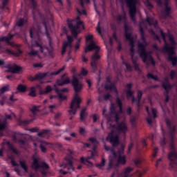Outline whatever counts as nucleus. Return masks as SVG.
I'll use <instances>...</instances> for the list:
<instances>
[{
    "instance_id": "38",
    "label": "nucleus",
    "mask_w": 177,
    "mask_h": 177,
    "mask_svg": "<svg viewBox=\"0 0 177 177\" xmlns=\"http://www.w3.org/2000/svg\"><path fill=\"white\" fill-rule=\"evenodd\" d=\"M26 23H27V20L24 19V18H20L17 22V26L18 27H23Z\"/></svg>"
},
{
    "instance_id": "22",
    "label": "nucleus",
    "mask_w": 177,
    "mask_h": 177,
    "mask_svg": "<svg viewBox=\"0 0 177 177\" xmlns=\"http://www.w3.org/2000/svg\"><path fill=\"white\" fill-rule=\"evenodd\" d=\"M127 164V156L125 155H120L118 156L117 163L115 167L118 165H125Z\"/></svg>"
},
{
    "instance_id": "61",
    "label": "nucleus",
    "mask_w": 177,
    "mask_h": 177,
    "mask_svg": "<svg viewBox=\"0 0 177 177\" xmlns=\"http://www.w3.org/2000/svg\"><path fill=\"white\" fill-rule=\"evenodd\" d=\"M95 156H96V146L94 145L91 151V157H95Z\"/></svg>"
},
{
    "instance_id": "11",
    "label": "nucleus",
    "mask_w": 177,
    "mask_h": 177,
    "mask_svg": "<svg viewBox=\"0 0 177 177\" xmlns=\"http://www.w3.org/2000/svg\"><path fill=\"white\" fill-rule=\"evenodd\" d=\"M106 140L110 142L113 147H117L120 145V137L114 130H111V133L108 134Z\"/></svg>"
},
{
    "instance_id": "42",
    "label": "nucleus",
    "mask_w": 177,
    "mask_h": 177,
    "mask_svg": "<svg viewBox=\"0 0 177 177\" xmlns=\"http://www.w3.org/2000/svg\"><path fill=\"white\" fill-rule=\"evenodd\" d=\"M48 143L46 142H41V144L40 145V149L42 151V153H46V147L48 146Z\"/></svg>"
},
{
    "instance_id": "1",
    "label": "nucleus",
    "mask_w": 177,
    "mask_h": 177,
    "mask_svg": "<svg viewBox=\"0 0 177 177\" xmlns=\"http://www.w3.org/2000/svg\"><path fill=\"white\" fill-rule=\"evenodd\" d=\"M68 84H71L73 90L75 91V95L73 100H72L71 105H70V110L68 111L70 115L73 114L75 115L77 114V110L78 109H81V97L78 95V94L82 91L83 89V84L82 82L80 81L78 77L73 75L72 81L70 80V77H67V73H64L61 76V79L57 81V85L58 86H64V85H68Z\"/></svg>"
},
{
    "instance_id": "48",
    "label": "nucleus",
    "mask_w": 177,
    "mask_h": 177,
    "mask_svg": "<svg viewBox=\"0 0 177 177\" xmlns=\"http://www.w3.org/2000/svg\"><path fill=\"white\" fill-rule=\"evenodd\" d=\"M124 149H125V146H124V145H122L121 147L118 150V156H122V154H124Z\"/></svg>"
},
{
    "instance_id": "35",
    "label": "nucleus",
    "mask_w": 177,
    "mask_h": 177,
    "mask_svg": "<svg viewBox=\"0 0 177 177\" xmlns=\"http://www.w3.org/2000/svg\"><path fill=\"white\" fill-rule=\"evenodd\" d=\"M132 97V99H131L132 103H136L137 107H140V102L141 101H139L138 97H137V98L135 97V96H133V94L132 97Z\"/></svg>"
},
{
    "instance_id": "13",
    "label": "nucleus",
    "mask_w": 177,
    "mask_h": 177,
    "mask_svg": "<svg viewBox=\"0 0 177 177\" xmlns=\"http://www.w3.org/2000/svg\"><path fill=\"white\" fill-rule=\"evenodd\" d=\"M96 52L91 57V68L93 70V73H96L97 71V60L100 59V56L99 55V50L97 49H95Z\"/></svg>"
},
{
    "instance_id": "21",
    "label": "nucleus",
    "mask_w": 177,
    "mask_h": 177,
    "mask_svg": "<svg viewBox=\"0 0 177 177\" xmlns=\"http://www.w3.org/2000/svg\"><path fill=\"white\" fill-rule=\"evenodd\" d=\"M162 88H163L165 91H171V89L174 88V85L169 84L168 77L164 79V82L162 83Z\"/></svg>"
},
{
    "instance_id": "46",
    "label": "nucleus",
    "mask_w": 177,
    "mask_h": 177,
    "mask_svg": "<svg viewBox=\"0 0 177 177\" xmlns=\"http://www.w3.org/2000/svg\"><path fill=\"white\" fill-rule=\"evenodd\" d=\"M132 63L133 64L136 71H140V68H139V64H138L136 59H133Z\"/></svg>"
},
{
    "instance_id": "33",
    "label": "nucleus",
    "mask_w": 177,
    "mask_h": 177,
    "mask_svg": "<svg viewBox=\"0 0 177 177\" xmlns=\"http://www.w3.org/2000/svg\"><path fill=\"white\" fill-rule=\"evenodd\" d=\"M52 91H53V88H52V86L48 85V86H46L45 91H40V95H46V93H50V92H52Z\"/></svg>"
},
{
    "instance_id": "43",
    "label": "nucleus",
    "mask_w": 177,
    "mask_h": 177,
    "mask_svg": "<svg viewBox=\"0 0 177 177\" xmlns=\"http://www.w3.org/2000/svg\"><path fill=\"white\" fill-rule=\"evenodd\" d=\"M28 55L29 57H35V56H38V50H31L30 52H28Z\"/></svg>"
},
{
    "instance_id": "24",
    "label": "nucleus",
    "mask_w": 177,
    "mask_h": 177,
    "mask_svg": "<svg viewBox=\"0 0 177 177\" xmlns=\"http://www.w3.org/2000/svg\"><path fill=\"white\" fill-rule=\"evenodd\" d=\"M117 129L119 131V132H122V133L124 134L128 131V127L124 122L120 123L117 127Z\"/></svg>"
},
{
    "instance_id": "53",
    "label": "nucleus",
    "mask_w": 177,
    "mask_h": 177,
    "mask_svg": "<svg viewBox=\"0 0 177 177\" xmlns=\"http://www.w3.org/2000/svg\"><path fill=\"white\" fill-rule=\"evenodd\" d=\"M8 91H9V86H3V87L0 89L1 93H5V92H8Z\"/></svg>"
},
{
    "instance_id": "30",
    "label": "nucleus",
    "mask_w": 177,
    "mask_h": 177,
    "mask_svg": "<svg viewBox=\"0 0 177 177\" xmlns=\"http://www.w3.org/2000/svg\"><path fill=\"white\" fill-rule=\"evenodd\" d=\"M8 55H15V56L19 57L20 55L23 54V51L21 50H18L17 52H13L10 49H7L6 50Z\"/></svg>"
},
{
    "instance_id": "12",
    "label": "nucleus",
    "mask_w": 177,
    "mask_h": 177,
    "mask_svg": "<svg viewBox=\"0 0 177 177\" xmlns=\"http://www.w3.org/2000/svg\"><path fill=\"white\" fill-rule=\"evenodd\" d=\"M86 41L90 42V44L86 46V48L84 50V53H88V52H91V50H93V49H97V50H100V48L96 44H95V41H93V35H88L86 37Z\"/></svg>"
},
{
    "instance_id": "44",
    "label": "nucleus",
    "mask_w": 177,
    "mask_h": 177,
    "mask_svg": "<svg viewBox=\"0 0 177 177\" xmlns=\"http://www.w3.org/2000/svg\"><path fill=\"white\" fill-rule=\"evenodd\" d=\"M43 26H44V28L46 30L45 35L47 37V38H50V35L49 34V31H48V26L46 25V21H43Z\"/></svg>"
},
{
    "instance_id": "59",
    "label": "nucleus",
    "mask_w": 177,
    "mask_h": 177,
    "mask_svg": "<svg viewBox=\"0 0 177 177\" xmlns=\"http://www.w3.org/2000/svg\"><path fill=\"white\" fill-rule=\"evenodd\" d=\"M6 128V120L3 122V124H0V131H3Z\"/></svg>"
},
{
    "instance_id": "39",
    "label": "nucleus",
    "mask_w": 177,
    "mask_h": 177,
    "mask_svg": "<svg viewBox=\"0 0 177 177\" xmlns=\"http://www.w3.org/2000/svg\"><path fill=\"white\" fill-rule=\"evenodd\" d=\"M163 138L160 140V145L162 147H165V145H167V138H165V131H162Z\"/></svg>"
},
{
    "instance_id": "57",
    "label": "nucleus",
    "mask_w": 177,
    "mask_h": 177,
    "mask_svg": "<svg viewBox=\"0 0 177 177\" xmlns=\"http://www.w3.org/2000/svg\"><path fill=\"white\" fill-rule=\"evenodd\" d=\"M10 149H11L12 153H14V154H17V156H19V152L16 148L13 147V146L11 145Z\"/></svg>"
},
{
    "instance_id": "14",
    "label": "nucleus",
    "mask_w": 177,
    "mask_h": 177,
    "mask_svg": "<svg viewBox=\"0 0 177 177\" xmlns=\"http://www.w3.org/2000/svg\"><path fill=\"white\" fill-rule=\"evenodd\" d=\"M167 52L165 53L168 55L167 60L171 62L173 67H175L177 64V57L174 56L175 55V48L171 50V48H167Z\"/></svg>"
},
{
    "instance_id": "4",
    "label": "nucleus",
    "mask_w": 177,
    "mask_h": 177,
    "mask_svg": "<svg viewBox=\"0 0 177 177\" xmlns=\"http://www.w3.org/2000/svg\"><path fill=\"white\" fill-rule=\"evenodd\" d=\"M160 36L165 42V45L162 49V51L164 53L167 52V49H175V46H176L177 43L175 41L174 35L171 34L169 32L165 33L162 30H160Z\"/></svg>"
},
{
    "instance_id": "37",
    "label": "nucleus",
    "mask_w": 177,
    "mask_h": 177,
    "mask_svg": "<svg viewBox=\"0 0 177 177\" xmlns=\"http://www.w3.org/2000/svg\"><path fill=\"white\" fill-rule=\"evenodd\" d=\"M19 165L21 169L25 171V172H27V171H28V167H27V164H26L25 161L19 160Z\"/></svg>"
},
{
    "instance_id": "60",
    "label": "nucleus",
    "mask_w": 177,
    "mask_h": 177,
    "mask_svg": "<svg viewBox=\"0 0 177 177\" xmlns=\"http://www.w3.org/2000/svg\"><path fill=\"white\" fill-rule=\"evenodd\" d=\"M88 140L91 142V143H99V141H97L96 138H88Z\"/></svg>"
},
{
    "instance_id": "54",
    "label": "nucleus",
    "mask_w": 177,
    "mask_h": 177,
    "mask_svg": "<svg viewBox=\"0 0 177 177\" xmlns=\"http://www.w3.org/2000/svg\"><path fill=\"white\" fill-rule=\"evenodd\" d=\"M80 44H81V38L77 39L75 45V50L77 51L80 49Z\"/></svg>"
},
{
    "instance_id": "26",
    "label": "nucleus",
    "mask_w": 177,
    "mask_h": 177,
    "mask_svg": "<svg viewBox=\"0 0 177 177\" xmlns=\"http://www.w3.org/2000/svg\"><path fill=\"white\" fill-rule=\"evenodd\" d=\"M88 117V113H86V107L83 108L80 112V121L84 122Z\"/></svg>"
},
{
    "instance_id": "31",
    "label": "nucleus",
    "mask_w": 177,
    "mask_h": 177,
    "mask_svg": "<svg viewBox=\"0 0 177 177\" xmlns=\"http://www.w3.org/2000/svg\"><path fill=\"white\" fill-rule=\"evenodd\" d=\"M146 23H147V24H149V26H157V24H158V22H157V21H153V18H150V17H147L145 19Z\"/></svg>"
},
{
    "instance_id": "55",
    "label": "nucleus",
    "mask_w": 177,
    "mask_h": 177,
    "mask_svg": "<svg viewBox=\"0 0 177 177\" xmlns=\"http://www.w3.org/2000/svg\"><path fill=\"white\" fill-rule=\"evenodd\" d=\"M142 24H143V22H140L139 30H140V35L145 34V30L143 29Z\"/></svg>"
},
{
    "instance_id": "41",
    "label": "nucleus",
    "mask_w": 177,
    "mask_h": 177,
    "mask_svg": "<svg viewBox=\"0 0 177 177\" xmlns=\"http://www.w3.org/2000/svg\"><path fill=\"white\" fill-rule=\"evenodd\" d=\"M147 77L148 78V80L151 79V80H154V81H160V80L158 79V77L155 76L154 75L150 73H147Z\"/></svg>"
},
{
    "instance_id": "36",
    "label": "nucleus",
    "mask_w": 177,
    "mask_h": 177,
    "mask_svg": "<svg viewBox=\"0 0 177 177\" xmlns=\"http://www.w3.org/2000/svg\"><path fill=\"white\" fill-rule=\"evenodd\" d=\"M146 111L148 113V118H147V122L149 125H151L153 124V120H151V115H150V111H149V106L146 107Z\"/></svg>"
},
{
    "instance_id": "9",
    "label": "nucleus",
    "mask_w": 177,
    "mask_h": 177,
    "mask_svg": "<svg viewBox=\"0 0 177 177\" xmlns=\"http://www.w3.org/2000/svg\"><path fill=\"white\" fill-rule=\"evenodd\" d=\"M73 160L74 158L71 156H68L65 158V160L61 165L62 168H66L68 171L63 169L59 170L60 174L62 175H67V174L74 172V165L73 164Z\"/></svg>"
},
{
    "instance_id": "2",
    "label": "nucleus",
    "mask_w": 177,
    "mask_h": 177,
    "mask_svg": "<svg viewBox=\"0 0 177 177\" xmlns=\"http://www.w3.org/2000/svg\"><path fill=\"white\" fill-rule=\"evenodd\" d=\"M166 125L169 129V136L170 138L169 149L171 151L167 155L169 162V169L175 171L177 168V153L175 148V132H176V126L172 125L169 119L165 120Z\"/></svg>"
},
{
    "instance_id": "64",
    "label": "nucleus",
    "mask_w": 177,
    "mask_h": 177,
    "mask_svg": "<svg viewBox=\"0 0 177 177\" xmlns=\"http://www.w3.org/2000/svg\"><path fill=\"white\" fill-rule=\"evenodd\" d=\"M30 111L32 113V114H35L37 111H39L38 106H33L31 109Z\"/></svg>"
},
{
    "instance_id": "51",
    "label": "nucleus",
    "mask_w": 177,
    "mask_h": 177,
    "mask_svg": "<svg viewBox=\"0 0 177 177\" xmlns=\"http://www.w3.org/2000/svg\"><path fill=\"white\" fill-rule=\"evenodd\" d=\"M76 12L79 16H81L82 15H86V11L85 10H82V11L80 10V9L76 8Z\"/></svg>"
},
{
    "instance_id": "34",
    "label": "nucleus",
    "mask_w": 177,
    "mask_h": 177,
    "mask_svg": "<svg viewBox=\"0 0 177 177\" xmlns=\"http://www.w3.org/2000/svg\"><path fill=\"white\" fill-rule=\"evenodd\" d=\"M48 132H50V130L44 129L41 131V132L38 133L37 136H39V138H45V136L48 135Z\"/></svg>"
},
{
    "instance_id": "63",
    "label": "nucleus",
    "mask_w": 177,
    "mask_h": 177,
    "mask_svg": "<svg viewBox=\"0 0 177 177\" xmlns=\"http://www.w3.org/2000/svg\"><path fill=\"white\" fill-rule=\"evenodd\" d=\"M116 103L119 106V107L122 106V101L118 97L116 98Z\"/></svg>"
},
{
    "instance_id": "27",
    "label": "nucleus",
    "mask_w": 177,
    "mask_h": 177,
    "mask_svg": "<svg viewBox=\"0 0 177 177\" xmlns=\"http://www.w3.org/2000/svg\"><path fill=\"white\" fill-rule=\"evenodd\" d=\"M104 149L106 151H111V154L113 156V158H115L117 157V153L114 150V148L110 146L104 145Z\"/></svg>"
},
{
    "instance_id": "45",
    "label": "nucleus",
    "mask_w": 177,
    "mask_h": 177,
    "mask_svg": "<svg viewBox=\"0 0 177 177\" xmlns=\"http://www.w3.org/2000/svg\"><path fill=\"white\" fill-rule=\"evenodd\" d=\"M17 143L19 145L21 149H24V146L27 145V141L20 139L18 140Z\"/></svg>"
},
{
    "instance_id": "25",
    "label": "nucleus",
    "mask_w": 177,
    "mask_h": 177,
    "mask_svg": "<svg viewBox=\"0 0 177 177\" xmlns=\"http://www.w3.org/2000/svg\"><path fill=\"white\" fill-rule=\"evenodd\" d=\"M17 90L18 91H16L15 93H19V92H21V93H24V92H27V86L24 84H19L17 87Z\"/></svg>"
},
{
    "instance_id": "47",
    "label": "nucleus",
    "mask_w": 177,
    "mask_h": 177,
    "mask_svg": "<svg viewBox=\"0 0 177 177\" xmlns=\"http://www.w3.org/2000/svg\"><path fill=\"white\" fill-rule=\"evenodd\" d=\"M106 165V159L104 158H102V161L100 163L96 164V167H98V168H102Z\"/></svg>"
},
{
    "instance_id": "16",
    "label": "nucleus",
    "mask_w": 177,
    "mask_h": 177,
    "mask_svg": "<svg viewBox=\"0 0 177 177\" xmlns=\"http://www.w3.org/2000/svg\"><path fill=\"white\" fill-rule=\"evenodd\" d=\"M106 82L110 84H105L104 88L106 91H113L115 93H118L115 84L111 82V77L108 76L106 77Z\"/></svg>"
},
{
    "instance_id": "56",
    "label": "nucleus",
    "mask_w": 177,
    "mask_h": 177,
    "mask_svg": "<svg viewBox=\"0 0 177 177\" xmlns=\"http://www.w3.org/2000/svg\"><path fill=\"white\" fill-rule=\"evenodd\" d=\"M33 67L34 68H42V67H44V64L41 63L34 64Z\"/></svg>"
},
{
    "instance_id": "49",
    "label": "nucleus",
    "mask_w": 177,
    "mask_h": 177,
    "mask_svg": "<svg viewBox=\"0 0 177 177\" xmlns=\"http://www.w3.org/2000/svg\"><path fill=\"white\" fill-rule=\"evenodd\" d=\"M169 90L165 91V93H164V96L165 97V102L167 103V102H169Z\"/></svg>"
},
{
    "instance_id": "40",
    "label": "nucleus",
    "mask_w": 177,
    "mask_h": 177,
    "mask_svg": "<svg viewBox=\"0 0 177 177\" xmlns=\"http://www.w3.org/2000/svg\"><path fill=\"white\" fill-rule=\"evenodd\" d=\"M37 91L35 90V87L32 86L30 88V91L28 93V96H31V97H35L37 96Z\"/></svg>"
},
{
    "instance_id": "7",
    "label": "nucleus",
    "mask_w": 177,
    "mask_h": 177,
    "mask_svg": "<svg viewBox=\"0 0 177 177\" xmlns=\"http://www.w3.org/2000/svg\"><path fill=\"white\" fill-rule=\"evenodd\" d=\"M66 21L69 30H71L74 38H77V37H78V30H85L84 22H78L75 24V21L70 20L69 19H68Z\"/></svg>"
},
{
    "instance_id": "29",
    "label": "nucleus",
    "mask_w": 177,
    "mask_h": 177,
    "mask_svg": "<svg viewBox=\"0 0 177 177\" xmlns=\"http://www.w3.org/2000/svg\"><path fill=\"white\" fill-rule=\"evenodd\" d=\"M34 120H19L18 124L21 127H26V125H28L30 122H32Z\"/></svg>"
},
{
    "instance_id": "10",
    "label": "nucleus",
    "mask_w": 177,
    "mask_h": 177,
    "mask_svg": "<svg viewBox=\"0 0 177 177\" xmlns=\"http://www.w3.org/2000/svg\"><path fill=\"white\" fill-rule=\"evenodd\" d=\"M66 68V66H64L62 68H59L58 71L55 72H47V73H37L33 78H32L31 81H37L38 80H44L46 77H52L53 75H59L60 73L64 71Z\"/></svg>"
},
{
    "instance_id": "18",
    "label": "nucleus",
    "mask_w": 177,
    "mask_h": 177,
    "mask_svg": "<svg viewBox=\"0 0 177 177\" xmlns=\"http://www.w3.org/2000/svg\"><path fill=\"white\" fill-rule=\"evenodd\" d=\"M6 68H8L6 71L7 73H12V74H19L22 70L21 66H19L16 64H14L13 66H10V64H7Z\"/></svg>"
},
{
    "instance_id": "50",
    "label": "nucleus",
    "mask_w": 177,
    "mask_h": 177,
    "mask_svg": "<svg viewBox=\"0 0 177 177\" xmlns=\"http://www.w3.org/2000/svg\"><path fill=\"white\" fill-rule=\"evenodd\" d=\"M145 5L147 6V8H149L150 9H153V4H151L149 0H146L145 1Z\"/></svg>"
},
{
    "instance_id": "52",
    "label": "nucleus",
    "mask_w": 177,
    "mask_h": 177,
    "mask_svg": "<svg viewBox=\"0 0 177 177\" xmlns=\"http://www.w3.org/2000/svg\"><path fill=\"white\" fill-rule=\"evenodd\" d=\"M143 96V92L142 91L138 90L137 91V97L138 98L139 101H142V97Z\"/></svg>"
},
{
    "instance_id": "6",
    "label": "nucleus",
    "mask_w": 177,
    "mask_h": 177,
    "mask_svg": "<svg viewBox=\"0 0 177 177\" xmlns=\"http://www.w3.org/2000/svg\"><path fill=\"white\" fill-rule=\"evenodd\" d=\"M123 28L124 31V37L127 41H129L130 52L131 53H135V41H133V37L132 36V27L127 24H124Z\"/></svg>"
},
{
    "instance_id": "32",
    "label": "nucleus",
    "mask_w": 177,
    "mask_h": 177,
    "mask_svg": "<svg viewBox=\"0 0 177 177\" xmlns=\"http://www.w3.org/2000/svg\"><path fill=\"white\" fill-rule=\"evenodd\" d=\"M162 15L165 19H167V17H169V15H171V7L165 8L162 12Z\"/></svg>"
},
{
    "instance_id": "15",
    "label": "nucleus",
    "mask_w": 177,
    "mask_h": 177,
    "mask_svg": "<svg viewBox=\"0 0 177 177\" xmlns=\"http://www.w3.org/2000/svg\"><path fill=\"white\" fill-rule=\"evenodd\" d=\"M37 48H39V50L41 53H43L44 56H46L48 54L51 57H53V48H48L47 47L42 46L39 43L36 42Z\"/></svg>"
},
{
    "instance_id": "8",
    "label": "nucleus",
    "mask_w": 177,
    "mask_h": 177,
    "mask_svg": "<svg viewBox=\"0 0 177 177\" xmlns=\"http://www.w3.org/2000/svg\"><path fill=\"white\" fill-rule=\"evenodd\" d=\"M139 3V0H125V3L129 8V15L134 23H136V5Z\"/></svg>"
},
{
    "instance_id": "3",
    "label": "nucleus",
    "mask_w": 177,
    "mask_h": 177,
    "mask_svg": "<svg viewBox=\"0 0 177 177\" xmlns=\"http://www.w3.org/2000/svg\"><path fill=\"white\" fill-rule=\"evenodd\" d=\"M32 168L35 171L39 170L40 174L43 176H46L48 175V169H49V165L45 161H41L39 162V156L37 153L33 154L32 156Z\"/></svg>"
},
{
    "instance_id": "17",
    "label": "nucleus",
    "mask_w": 177,
    "mask_h": 177,
    "mask_svg": "<svg viewBox=\"0 0 177 177\" xmlns=\"http://www.w3.org/2000/svg\"><path fill=\"white\" fill-rule=\"evenodd\" d=\"M68 41H64L62 45V55H64L66 53V50H67V48H73V37L67 36Z\"/></svg>"
},
{
    "instance_id": "20",
    "label": "nucleus",
    "mask_w": 177,
    "mask_h": 177,
    "mask_svg": "<svg viewBox=\"0 0 177 177\" xmlns=\"http://www.w3.org/2000/svg\"><path fill=\"white\" fill-rule=\"evenodd\" d=\"M55 91H56V93H57L58 97H59V99H60V100H66V99H67V97L66 95H64L62 93H66L68 92V88H64L59 89V90L57 88Z\"/></svg>"
},
{
    "instance_id": "28",
    "label": "nucleus",
    "mask_w": 177,
    "mask_h": 177,
    "mask_svg": "<svg viewBox=\"0 0 177 177\" xmlns=\"http://www.w3.org/2000/svg\"><path fill=\"white\" fill-rule=\"evenodd\" d=\"M122 19L124 21V26H125V24H127V26H129L128 23H127V15L125 14L123 16L118 15L116 18L118 24H121V21H122Z\"/></svg>"
},
{
    "instance_id": "58",
    "label": "nucleus",
    "mask_w": 177,
    "mask_h": 177,
    "mask_svg": "<svg viewBox=\"0 0 177 177\" xmlns=\"http://www.w3.org/2000/svg\"><path fill=\"white\" fill-rule=\"evenodd\" d=\"M124 65L125 66L127 70H129V71H132V66H131V64L124 62Z\"/></svg>"
},
{
    "instance_id": "62",
    "label": "nucleus",
    "mask_w": 177,
    "mask_h": 177,
    "mask_svg": "<svg viewBox=\"0 0 177 177\" xmlns=\"http://www.w3.org/2000/svg\"><path fill=\"white\" fill-rule=\"evenodd\" d=\"M39 131V129L38 127H34L32 129H29V131L32 132V133H35V132H38Z\"/></svg>"
},
{
    "instance_id": "23",
    "label": "nucleus",
    "mask_w": 177,
    "mask_h": 177,
    "mask_svg": "<svg viewBox=\"0 0 177 177\" xmlns=\"http://www.w3.org/2000/svg\"><path fill=\"white\" fill-rule=\"evenodd\" d=\"M37 30H35V27H32L30 30V38H34V32H36L37 35H39L41 34V26L37 25Z\"/></svg>"
},
{
    "instance_id": "19",
    "label": "nucleus",
    "mask_w": 177,
    "mask_h": 177,
    "mask_svg": "<svg viewBox=\"0 0 177 177\" xmlns=\"http://www.w3.org/2000/svg\"><path fill=\"white\" fill-rule=\"evenodd\" d=\"M132 86H133L132 83H127L125 85V93L127 97H132L133 96V93H135V92L132 91Z\"/></svg>"
},
{
    "instance_id": "5",
    "label": "nucleus",
    "mask_w": 177,
    "mask_h": 177,
    "mask_svg": "<svg viewBox=\"0 0 177 177\" xmlns=\"http://www.w3.org/2000/svg\"><path fill=\"white\" fill-rule=\"evenodd\" d=\"M138 53L141 59H142L143 63H147V60L151 62V64L154 67L156 66V61L151 55H149V53L146 50V45L143 43L138 42Z\"/></svg>"
}]
</instances>
